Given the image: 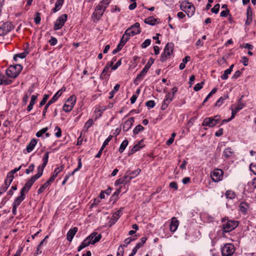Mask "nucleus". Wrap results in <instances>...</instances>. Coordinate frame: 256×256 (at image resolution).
<instances>
[{
    "mask_svg": "<svg viewBox=\"0 0 256 256\" xmlns=\"http://www.w3.org/2000/svg\"><path fill=\"white\" fill-rule=\"evenodd\" d=\"M210 176L214 182H218L222 179L223 171L220 169L214 170L211 172Z\"/></svg>",
    "mask_w": 256,
    "mask_h": 256,
    "instance_id": "nucleus-11",
    "label": "nucleus"
},
{
    "mask_svg": "<svg viewBox=\"0 0 256 256\" xmlns=\"http://www.w3.org/2000/svg\"><path fill=\"white\" fill-rule=\"evenodd\" d=\"M230 74V70L227 69L224 70V74L220 76L222 80H226L228 78V76Z\"/></svg>",
    "mask_w": 256,
    "mask_h": 256,
    "instance_id": "nucleus-57",
    "label": "nucleus"
},
{
    "mask_svg": "<svg viewBox=\"0 0 256 256\" xmlns=\"http://www.w3.org/2000/svg\"><path fill=\"white\" fill-rule=\"evenodd\" d=\"M119 218V216H118L115 214H114L112 216L110 222L112 224H114L118 221Z\"/></svg>",
    "mask_w": 256,
    "mask_h": 256,
    "instance_id": "nucleus-53",
    "label": "nucleus"
},
{
    "mask_svg": "<svg viewBox=\"0 0 256 256\" xmlns=\"http://www.w3.org/2000/svg\"><path fill=\"white\" fill-rule=\"evenodd\" d=\"M143 148V146L140 145V142H139L138 144H136L130 150V154H132L138 150H139L141 148Z\"/></svg>",
    "mask_w": 256,
    "mask_h": 256,
    "instance_id": "nucleus-36",
    "label": "nucleus"
},
{
    "mask_svg": "<svg viewBox=\"0 0 256 256\" xmlns=\"http://www.w3.org/2000/svg\"><path fill=\"white\" fill-rule=\"evenodd\" d=\"M130 36L131 35L128 32V31L126 30L121 38L120 42H123L124 44H126L130 39Z\"/></svg>",
    "mask_w": 256,
    "mask_h": 256,
    "instance_id": "nucleus-34",
    "label": "nucleus"
},
{
    "mask_svg": "<svg viewBox=\"0 0 256 256\" xmlns=\"http://www.w3.org/2000/svg\"><path fill=\"white\" fill-rule=\"evenodd\" d=\"M220 5L218 4H216L211 10L212 12L218 14L220 10Z\"/></svg>",
    "mask_w": 256,
    "mask_h": 256,
    "instance_id": "nucleus-59",
    "label": "nucleus"
},
{
    "mask_svg": "<svg viewBox=\"0 0 256 256\" xmlns=\"http://www.w3.org/2000/svg\"><path fill=\"white\" fill-rule=\"evenodd\" d=\"M48 155H49V152H46L44 154V157L42 158L43 163L42 165L39 166L37 168L38 172V173L42 175L44 168L46 166L48 162Z\"/></svg>",
    "mask_w": 256,
    "mask_h": 256,
    "instance_id": "nucleus-14",
    "label": "nucleus"
},
{
    "mask_svg": "<svg viewBox=\"0 0 256 256\" xmlns=\"http://www.w3.org/2000/svg\"><path fill=\"white\" fill-rule=\"evenodd\" d=\"M116 60L114 58L112 59V60L110 64H106V65L104 68L102 74L100 75L101 78H104L106 76V75L108 72L110 68L113 65L114 62Z\"/></svg>",
    "mask_w": 256,
    "mask_h": 256,
    "instance_id": "nucleus-18",
    "label": "nucleus"
},
{
    "mask_svg": "<svg viewBox=\"0 0 256 256\" xmlns=\"http://www.w3.org/2000/svg\"><path fill=\"white\" fill-rule=\"evenodd\" d=\"M14 28V26L10 22H6L0 23V36L6 34Z\"/></svg>",
    "mask_w": 256,
    "mask_h": 256,
    "instance_id": "nucleus-7",
    "label": "nucleus"
},
{
    "mask_svg": "<svg viewBox=\"0 0 256 256\" xmlns=\"http://www.w3.org/2000/svg\"><path fill=\"white\" fill-rule=\"evenodd\" d=\"M66 90L65 88H62V89L58 90L56 94L52 96V98L48 102L50 104L54 103L62 94V92Z\"/></svg>",
    "mask_w": 256,
    "mask_h": 256,
    "instance_id": "nucleus-16",
    "label": "nucleus"
},
{
    "mask_svg": "<svg viewBox=\"0 0 256 256\" xmlns=\"http://www.w3.org/2000/svg\"><path fill=\"white\" fill-rule=\"evenodd\" d=\"M244 106V104L242 102V98L240 99L237 106L236 107V109L237 110V111H239L241 110Z\"/></svg>",
    "mask_w": 256,
    "mask_h": 256,
    "instance_id": "nucleus-52",
    "label": "nucleus"
},
{
    "mask_svg": "<svg viewBox=\"0 0 256 256\" xmlns=\"http://www.w3.org/2000/svg\"><path fill=\"white\" fill-rule=\"evenodd\" d=\"M132 178V176H130V172H129V171H127L123 178H119L115 182V184H128V182H130Z\"/></svg>",
    "mask_w": 256,
    "mask_h": 256,
    "instance_id": "nucleus-12",
    "label": "nucleus"
},
{
    "mask_svg": "<svg viewBox=\"0 0 256 256\" xmlns=\"http://www.w3.org/2000/svg\"><path fill=\"white\" fill-rule=\"evenodd\" d=\"M120 88V85L119 84H116V86L114 88V89L109 93V98L111 99L114 97V93L119 90Z\"/></svg>",
    "mask_w": 256,
    "mask_h": 256,
    "instance_id": "nucleus-37",
    "label": "nucleus"
},
{
    "mask_svg": "<svg viewBox=\"0 0 256 256\" xmlns=\"http://www.w3.org/2000/svg\"><path fill=\"white\" fill-rule=\"evenodd\" d=\"M9 186L8 184H4L0 188V194H4L8 188Z\"/></svg>",
    "mask_w": 256,
    "mask_h": 256,
    "instance_id": "nucleus-58",
    "label": "nucleus"
},
{
    "mask_svg": "<svg viewBox=\"0 0 256 256\" xmlns=\"http://www.w3.org/2000/svg\"><path fill=\"white\" fill-rule=\"evenodd\" d=\"M12 80L6 77L4 75L0 74V85L7 86L11 84Z\"/></svg>",
    "mask_w": 256,
    "mask_h": 256,
    "instance_id": "nucleus-22",
    "label": "nucleus"
},
{
    "mask_svg": "<svg viewBox=\"0 0 256 256\" xmlns=\"http://www.w3.org/2000/svg\"><path fill=\"white\" fill-rule=\"evenodd\" d=\"M191 2H189L187 0L183 1L180 5V8L182 10L185 12L187 8H188L189 5Z\"/></svg>",
    "mask_w": 256,
    "mask_h": 256,
    "instance_id": "nucleus-39",
    "label": "nucleus"
},
{
    "mask_svg": "<svg viewBox=\"0 0 256 256\" xmlns=\"http://www.w3.org/2000/svg\"><path fill=\"white\" fill-rule=\"evenodd\" d=\"M128 141L127 140H125L122 142L120 145L118 150L120 153L123 152L126 147L128 146Z\"/></svg>",
    "mask_w": 256,
    "mask_h": 256,
    "instance_id": "nucleus-35",
    "label": "nucleus"
},
{
    "mask_svg": "<svg viewBox=\"0 0 256 256\" xmlns=\"http://www.w3.org/2000/svg\"><path fill=\"white\" fill-rule=\"evenodd\" d=\"M78 228L74 227L70 229L68 231L67 234H66V238L68 241L71 242L74 236V235L78 232Z\"/></svg>",
    "mask_w": 256,
    "mask_h": 256,
    "instance_id": "nucleus-21",
    "label": "nucleus"
},
{
    "mask_svg": "<svg viewBox=\"0 0 256 256\" xmlns=\"http://www.w3.org/2000/svg\"><path fill=\"white\" fill-rule=\"evenodd\" d=\"M157 21V19L154 18L152 16L148 17L147 18H146L144 20V22L148 24L150 26H154L156 24Z\"/></svg>",
    "mask_w": 256,
    "mask_h": 256,
    "instance_id": "nucleus-32",
    "label": "nucleus"
},
{
    "mask_svg": "<svg viewBox=\"0 0 256 256\" xmlns=\"http://www.w3.org/2000/svg\"><path fill=\"white\" fill-rule=\"evenodd\" d=\"M82 166V159H81V158H78V167L76 168L73 170L72 172L71 173H69V174H67L65 176L64 178H66V180H68L70 176H73L76 172L80 170V169L81 168Z\"/></svg>",
    "mask_w": 256,
    "mask_h": 256,
    "instance_id": "nucleus-24",
    "label": "nucleus"
},
{
    "mask_svg": "<svg viewBox=\"0 0 256 256\" xmlns=\"http://www.w3.org/2000/svg\"><path fill=\"white\" fill-rule=\"evenodd\" d=\"M30 95H28V94H26L22 99V106H25L28 103V98H29Z\"/></svg>",
    "mask_w": 256,
    "mask_h": 256,
    "instance_id": "nucleus-55",
    "label": "nucleus"
},
{
    "mask_svg": "<svg viewBox=\"0 0 256 256\" xmlns=\"http://www.w3.org/2000/svg\"><path fill=\"white\" fill-rule=\"evenodd\" d=\"M42 175L37 172V174L33 176L30 179L28 180L24 186L22 188L20 192L26 194L28 192L31 186H32L34 183Z\"/></svg>",
    "mask_w": 256,
    "mask_h": 256,
    "instance_id": "nucleus-4",
    "label": "nucleus"
},
{
    "mask_svg": "<svg viewBox=\"0 0 256 256\" xmlns=\"http://www.w3.org/2000/svg\"><path fill=\"white\" fill-rule=\"evenodd\" d=\"M218 90V88H214L211 92L208 94V95L206 96V97L204 100L202 104H204L205 102H206L210 98V96L214 94Z\"/></svg>",
    "mask_w": 256,
    "mask_h": 256,
    "instance_id": "nucleus-43",
    "label": "nucleus"
},
{
    "mask_svg": "<svg viewBox=\"0 0 256 256\" xmlns=\"http://www.w3.org/2000/svg\"><path fill=\"white\" fill-rule=\"evenodd\" d=\"M34 164H32L28 168L26 169V173L27 174H30V172L34 171Z\"/></svg>",
    "mask_w": 256,
    "mask_h": 256,
    "instance_id": "nucleus-61",
    "label": "nucleus"
},
{
    "mask_svg": "<svg viewBox=\"0 0 256 256\" xmlns=\"http://www.w3.org/2000/svg\"><path fill=\"white\" fill-rule=\"evenodd\" d=\"M225 195L226 198L230 199H233L236 196L235 192L231 190H226Z\"/></svg>",
    "mask_w": 256,
    "mask_h": 256,
    "instance_id": "nucleus-38",
    "label": "nucleus"
},
{
    "mask_svg": "<svg viewBox=\"0 0 256 256\" xmlns=\"http://www.w3.org/2000/svg\"><path fill=\"white\" fill-rule=\"evenodd\" d=\"M188 8H187L184 12L186 14L188 17H191L194 14L195 7L192 3H190Z\"/></svg>",
    "mask_w": 256,
    "mask_h": 256,
    "instance_id": "nucleus-27",
    "label": "nucleus"
},
{
    "mask_svg": "<svg viewBox=\"0 0 256 256\" xmlns=\"http://www.w3.org/2000/svg\"><path fill=\"white\" fill-rule=\"evenodd\" d=\"M120 189L119 188L117 190L112 194V196L111 197V200H114V201H116L118 198V196L120 194Z\"/></svg>",
    "mask_w": 256,
    "mask_h": 256,
    "instance_id": "nucleus-49",
    "label": "nucleus"
},
{
    "mask_svg": "<svg viewBox=\"0 0 256 256\" xmlns=\"http://www.w3.org/2000/svg\"><path fill=\"white\" fill-rule=\"evenodd\" d=\"M144 130V128L142 125L138 124L134 129L133 133L134 135H136L138 134L140 132Z\"/></svg>",
    "mask_w": 256,
    "mask_h": 256,
    "instance_id": "nucleus-44",
    "label": "nucleus"
},
{
    "mask_svg": "<svg viewBox=\"0 0 256 256\" xmlns=\"http://www.w3.org/2000/svg\"><path fill=\"white\" fill-rule=\"evenodd\" d=\"M217 124L216 122H214L213 118H206L202 123V126H208L209 127H213L214 126Z\"/></svg>",
    "mask_w": 256,
    "mask_h": 256,
    "instance_id": "nucleus-19",
    "label": "nucleus"
},
{
    "mask_svg": "<svg viewBox=\"0 0 256 256\" xmlns=\"http://www.w3.org/2000/svg\"><path fill=\"white\" fill-rule=\"evenodd\" d=\"M151 40L150 39L146 40L141 44V47L142 48H146L150 44Z\"/></svg>",
    "mask_w": 256,
    "mask_h": 256,
    "instance_id": "nucleus-50",
    "label": "nucleus"
},
{
    "mask_svg": "<svg viewBox=\"0 0 256 256\" xmlns=\"http://www.w3.org/2000/svg\"><path fill=\"white\" fill-rule=\"evenodd\" d=\"M20 196L16 197L14 200L12 205L15 206H20V203L24 200L26 198V194L22 192H20Z\"/></svg>",
    "mask_w": 256,
    "mask_h": 256,
    "instance_id": "nucleus-20",
    "label": "nucleus"
},
{
    "mask_svg": "<svg viewBox=\"0 0 256 256\" xmlns=\"http://www.w3.org/2000/svg\"><path fill=\"white\" fill-rule=\"evenodd\" d=\"M110 2V0H102L99 4L98 6H100V8H104V10H106V8L108 6Z\"/></svg>",
    "mask_w": 256,
    "mask_h": 256,
    "instance_id": "nucleus-42",
    "label": "nucleus"
},
{
    "mask_svg": "<svg viewBox=\"0 0 256 256\" xmlns=\"http://www.w3.org/2000/svg\"><path fill=\"white\" fill-rule=\"evenodd\" d=\"M36 144L37 140L35 138L32 139L30 142L26 146L27 152H31L34 150Z\"/></svg>",
    "mask_w": 256,
    "mask_h": 256,
    "instance_id": "nucleus-28",
    "label": "nucleus"
},
{
    "mask_svg": "<svg viewBox=\"0 0 256 256\" xmlns=\"http://www.w3.org/2000/svg\"><path fill=\"white\" fill-rule=\"evenodd\" d=\"M104 11V8H100V6L98 5L96 6L92 16V18H93L94 22H96V20L98 21L100 20L101 17L102 16Z\"/></svg>",
    "mask_w": 256,
    "mask_h": 256,
    "instance_id": "nucleus-10",
    "label": "nucleus"
},
{
    "mask_svg": "<svg viewBox=\"0 0 256 256\" xmlns=\"http://www.w3.org/2000/svg\"><path fill=\"white\" fill-rule=\"evenodd\" d=\"M22 68L20 64L10 66L6 70V76L10 78H16L20 74Z\"/></svg>",
    "mask_w": 256,
    "mask_h": 256,
    "instance_id": "nucleus-1",
    "label": "nucleus"
},
{
    "mask_svg": "<svg viewBox=\"0 0 256 256\" xmlns=\"http://www.w3.org/2000/svg\"><path fill=\"white\" fill-rule=\"evenodd\" d=\"M64 166H60L57 167L54 170L52 174L56 177L57 176L58 174L63 170Z\"/></svg>",
    "mask_w": 256,
    "mask_h": 256,
    "instance_id": "nucleus-46",
    "label": "nucleus"
},
{
    "mask_svg": "<svg viewBox=\"0 0 256 256\" xmlns=\"http://www.w3.org/2000/svg\"><path fill=\"white\" fill-rule=\"evenodd\" d=\"M48 130V128L47 127L43 128L38 131L36 134V136L37 137H40L42 136L43 134H45Z\"/></svg>",
    "mask_w": 256,
    "mask_h": 256,
    "instance_id": "nucleus-47",
    "label": "nucleus"
},
{
    "mask_svg": "<svg viewBox=\"0 0 256 256\" xmlns=\"http://www.w3.org/2000/svg\"><path fill=\"white\" fill-rule=\"evenodd\" d=\"M49 98L48 94H45L42 100H41V102L40 103L39 106L40 107L42 106L44 104H45Z\"/></svg>",
    "mask_w": 256,
    "mask_h": 256,
    "instance_id": "nucleus-48",
    "label": "nucleus"
},
{
    "mask_svg": "<svg viewBox=\"0 0 256 256\" xmlns=\"http://www.w3.org/2000/svg\"><path fill=\"white\" fill-rule=\"evenodd\" d=\"M228 98V94H224V96L220 98L216 101L215 106H220L224 102L227 100Z\"/></svg>",
    "mask_w": 256,
    "mask_h": 256,
    "instance_id": "nucleus-33",
    "label": "nucleus"
},
{
    "mask_svg": "<svg viewBox=\"0 0 256 256\" xmlns=\"http://www.w3.org/2000/svg\"><path fill=\"white\" fill-rule=\"evenodd\" d=\"M50 184L48 183V182H46L44 184L41 186L38 190V194H40L44 192V191L48 187Z\"/></svg>",
    "mask_w": 256,
    "mask_h": 256,
    "instance_id": "nucleus-40",
    "label": "nucleus"
},
{
    "mask_svg": "<svg viewBox=\"0 0 256 256\" xmlns=\"http://www.w3.org/2000/svg\"><path fill=\"white\" fill-rule=\"evenodd\" d=\"M40 15V13H39L38 12H36V16L34 18V22H35L36 24H38L40 23V22L41 20Z\"/></svg>",
    "mask_w": 256,
    "mask_h": 256,
    "instance_id": "nucleus-63",
    "label": "nucleus"
},
{
    "mask_svg": "<svg viewBox=\"0 0 256 256\" xmlns=\"http://www.w3.org/2000/svg\"><path fill=\"white\" fill-rule=\"evenodd\" d=\"M68 16L66 14H63L60 16L54 22V29L55 30L60 29L67 20Z\"/></svg>",
    "mask_w": 256,
    "mask_h": 256,
    "instance_id": "nucleus-9",
    "label": "nucleus"
},
{
    "mask_svg": "<svg viewBox=\"0 0 256 256\" xmlns=\"http://www.w3.org/2000/svg\"><path fill=\"white\" fill-rule=\"evenodd\" d=\"M48 42L51 46H54L56 44L58 41L56 38L51 36L50 39L49 40Z\"/></svg>",
    "mask_w": 256,
    "mask_h": 256,
    "instance_id": "nucleus-64",
    "label": "nucleus"
},
{
    "mask_svg": "<svg viewBox=\"0 0 256 256\" xmlns=\"http://www.w3.org/2000/svg\"><path fill=\"white\" fill-rule=\"evenodd\" d=\"M93 120L92 118L89 119L84 124V128L88 130L92 124Z\"/></svg>",
    "mask_w": 256,
    "mask_h": 256,
    "instance_id": "nucleus-54",
    "label": "nucleus"
},
{
    "mask_svg": "<svg viewBox=\"0 0 256 256\" xmlns=\"http://www.w3.org/2000/svg\"><path fill=\"white\" fill-rule=\"evenodd\" d=\"M154 60L152 58H150L146 64L145 65L144 68L138 74L134 80V84H138L137 82L141 81L144 78L146 74L147 73L148 70L150 68L151 66L153 64Z\"/></svg>",
    "mask_w": 256,
    "mask_h": 256,
    "instance_id": "nucleus-3",
    "label": "nucleus"
},
{
    "mask_svg": "<svg viewBox=\"0 0 256 256\" xmlns=\"http://www.w3.org/2000/svg\"><path fill=\"white\" fill-rule=\"evenodd\" d=\"M28 54V52L27 50H25L23 52L16 54L14 56V60L16 61L18 58H24Z\"/></svg>",
    "mask_w": 256,
    "mask_h": 256,
    "instance_id": "nucleus-30",
    "label": "nucleus"
},
{
    "mask_svg": "<svg viewBox=\"0 0 256 256\" xmlns=\"http://www.w3.org/2000/svg\"><path fill=\"white\" fill-rule=\"evenodd\" d=\"M124 252V250L123 249V246L120 245L118 248L116 256H122Z\"/></svg>",
    "mask_w": 256,
    "mask_h": 256,
    "instance_id": "nucleus-62",
    "label": "nucleus"
},
{
    "mask_svg": "<svg viewBox=\"0 0 256 256\" xmlns=\"http://www.w3.org/2000/svg\"><path fill=\"white\" fill-rule=\"evenodd\" d=\"M76 96L74 95L70 96L66 101L65 104L63 106V110L66 112H70L76 102Z\"/></svg>",
    "mask_w": 256,
    "mask_h": 256,
    "instance_id": "nucleus-8",
    "label": "nucleus"
},
{
    "mask_svg": "<svg viewBox=\"0 0 256 256\" xmlns=\"http://www.w3.org/2000/svg\"><path fill=\"white\" fill-rule=\"evenodd\" d=\"M204 84V82H202L200 83H198V84H196L194 88V90L196 92H198V91L200 90L201 88H202Z\"/></svg>",
    "mask_w": 256,
    "mask_h": 256,
    "instance_id": "nucleus-56",
    "label": "nucleus"
},
{
    "mask_svg": "<svg viewBox=\"0 0 256 256\" xmlns=\"http://www.w3.org/2000/svg\"><path fill=\"white\" fill-rule=\"evenodd\" d=\"M178 224L179 222L176 218L174 217L172 218L170 224V230L172 232H175L177 230Z\"/></svg>",
    "mask_w": 256,
    "mask_h": 256,
    "instance_id": "nucleus-26",
    "label": "nucleus"
},
{
    "mask_svg": "<svg viewBox=\"0 0 256 256\" xmlns=\"http://www.w3.org/2000/svg\"><path fill=\"white\" fill-rule=\"evenodd\" d=\"M233 154V152L230 148H228L224 150L223 152V156H224L226 158H230L232 154Z\"/></svg>",
    "mask_w": 256,
    "mask_h": 256,
    "instance_id": "nucleus-31",
    "label": "nucleus"
},
{
    "mask_svg": "<svg viewBox=\"0 0 256 256\" xmlns=\"http://www.w3.org/2000/svg\"><path fill=\"white\" fill-rule=\"evenodd\" d=\"M226 220H227L226 218L222 219V222H224L222 226V230L224 232H231L236 228L238 225V221L229 220H227V222H225Z\"/></svg>",
    "mask_w": 256,
    "mask_h": 256,
    "instance_id": "nucleus-2",
    "label": "nucleus"
},
{
    "mask_svg": "<svg viewBox=\"0 0 256 256\" xmlns=\"http://www.w3.org/2000/svg\"><path fill=\"white\" fill-rule=\"evenodd\" d=\"M14 176H12L11 174L8 173L6 176V180L4 184H8V186H10L14 179Z\"/></svg>",
    "mask_w": 256,
    "mask_h": 256,
    "instance_id": "nucleus-41",
    "label": "nucleus"
},
{
    "mask_svg": "<svg viewBox=\"0 0 256 256\" xmlns=\"http://www.w3.org/2000/svg\"><path fill=\"white\" fill-rule=\"evenodd\" d=\"M126 30L128 31V32L130 34L131 36H134L136 34H138L141 32L140 24L138 22H136L130 28H128Z\"/></svg>",
    "mask_w": 256,
    "mask_h": 256,
    "instance_id": "nucleus-13",
    "label": "nucleus"
},
{
    "mask_svg": "<svg viewBox=\"0 0 256 256\" xmlns=\"http://www.w3.org/2000/svg\"><path fill=\"white\" fill-rule=\"evenodd\" d=\"M174 44L172 42L168 43L164 48V52L162 54L160 60L162 62L166 61L168 58L172 54Z\"/></svg>",
    "mask_w": 256,
    "mask_h": 256,
    "instance_id": "nucleus-6",
    "label": "nucleus"
},
{
    "mask_svg": "<svg viewBox=\"0 0 256 256\" xmlns=\"http://www.w3.org/2000/svg\"><path fill=\"white\" fill-rule=\"evenodd\" d=\"M90 236H88L86 239H84L83 242L80 244V246L78 247V251L80 252L83 248H86L90 244H91L90 242Z\"/></svg>",
    "mask_w": 256,
    "mask_h": 256,
    "instance_id": "nucleus-25",
    "label": "nucleus"
},
{
    "mask_svg": "<svg viewBox=\"0 0 256 256\" xmlns=\"http://www.w3.org/2000/svg\"><path fill=\"white\" fill-rule=\"evenodd\" d=\"M249 208L250 204L248 203L243 202H240V204L239 210L242 213L246 214Z\"/></svg>",
    "mask_w": 256,
    "mask_h": 256,
    "instance_id": "nucleus-23",
    "label": "nucleus"
},
{
    "mask_svg": "<svg viewBox=\"0 0 256 256\" xmlns=\"http://www.w3.org/2000/svg\"><path fill=\"white\" fill-rule=\"evenodd\" d=\"M62 4L63 3L56 1L55 4V7L52 10V12H56L57 11L59 10L61 8Z\"/></svg>",
    "mask_w": 256,
    "mask_h": 256,
    "instance_id": "nucleus-45",
    "label": "nucleus"
},
{
    "mask_svg": "<svg viewBox=\"0 0 256 256\" xmlns=\"http://www.w3.org/2000/svg\"><path fill=\"white\" fill-rule=\"evenodd\" d=\"M134 238L132 237L128 238H126L124 240V244L122 245L123 246H126L128 244H130L134 240Z\"/></svg>",
    "mask_w": 256,
    "mask_h": 256,
    "instance_id": "nucleus-60",
    "label": "nucleus"
},
{
    "mask_svg": "<svg viewBox=\"0 0 256 256\" xmlns=\"http://www.w3.org/2000/svg\"><path fill=\"white\" fill-rule=\"evenodd\" d=\"M246 16L247 18L246 22V24L248 25L252 22V11L250 6H248L246 10Z\"/></svg>",
    "mask_w": 256,
    "mask_h": 256,
    "instance_id": "nucleus-29",
    "label": "nucleus"
},
{
    "mask_svg": "<svg viewBox=\"0 0 256 256\" xmlns=\"http://www.w3.org/2000/svg\"><path fill=\"white\" fill-rule=\"evenodd\" d=\"M236 251L234 245L230 243L225 244L221 248L222 256H232Z\"/></svg>",
    "mask_w": 256,
    "mask_h": 256,
    "instance_id": "nucleus-5",
    "label": "nucleus"
},
{
    "mask_svg": "<svg viewBox=\"0 0 256 256\" xmlns=\"http://www.w3.org/2000/svg\"><path fill=\"white\" fill-rule=\"evenodd\" d=\"M134 122V118L132 117L126 120L123 124L122 130L126 132L129 130L132 126Z\"/></svg>",
    "mask_w": 256,
    "mask_h": 256,
    "instance_id": "nucleus-17",
    "label": "nucleus"
},
{
    "mask_svg": "<svg viewBox=\"0 0 256 256\" xmlns=\"http://www.w3.org/2000/svg\"><path fill=\"white\" fill-rule=\"evenodd\" d=\"M88 236H90V242L92 244H94L96 242H99L102 238V235L98 232H94Z\"/></svg>",
    "mask_w": 256,
    "mask_h": 256,
    "instance_id": "nucleus-15",
    "label": "nucleus"
},
{
    "mask_svg": "<svg viewBox=\"0 0 256 256\" xmlns=\"http://www.w3.org/2000/svg\"><path fill=\"white\" fill-rule=\"evenodd\" d=\"M130 172V176H132V178L136 176L140 172L141 170L140 168H137L135 170L130 171L128 170Z\"/></svg>",
    "mask_w": 256,
    "mask_h": 256,
    "instance_id": "nucleus-51",
    "label": "nucleus"
}]
</instances>
